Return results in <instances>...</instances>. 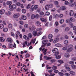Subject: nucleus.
Wrapping results in <instances>:
<instances>
[{"mask_svg":"<svg viewBox=\"0 0 76 76\" xmlns=\"http://www.w3.org/2000/svg\"><path fill=\"white\" fill-rule=\"evenodd\" d=\"M52 51L53 53H55L54 55V56H56L59 54V52H58V48H55L53 49Z\"/></svg>","mask_w":76,"mask_h":76,"instance_id":"f257e3e1","label":"nucleus"},{"mask_svg":"<svg viewBox=\"0 0 76 76\" xmlns=\"http://www.w3.org/2000/svg\"><path fill=\"white\" fill-rule=\"evenodd\" d=\"M38 8V6L37 5H33L30 8L31 10H37Z\"/></svg>","mask_w":76,"mask_h":76,"instance_id":"f03ea898","label":"nucleus"},{"mask_svg":"<svg viewBox=\"0 0 76 76\" xmlns=\"http://www.w3.org/2000/svg\"><path fill=\"white\" fill-rule=\"evenodd\" d=\"M20 16V14L18 13H17L15 14L13 16V17L14 18H18Z\"/></svg>","mask_w":76,"mask_h":76,"instance_id":"7ed1b4c3","label":"nucleus"},{"mask_svg":"<svg viewBox=\"0 0 76 76\" xmlns=\"http://www.w3.org/2000/svg\"><path fill=\"white\" fill-rule=\"evenodd\" d=\"M40 20L42 22H46L47 21V20L46 19H45L43 18H40Z\"/></svg>","mask_w":76,"mask_h":76,"instance_id":"20e7f679","label":"nucleus"},{"mask_svg":"<svg viewBox=\"0 0 76 76\" xmlns=\"http://www.w3.org/2000/svg\"><path fill=\"white\" fill-rule=\"evenodd\" d=\"M19 19L20 20H22V19L26 20V17L25 15H23L21 18H20Z\"/></svg>","mask_w":76,"mask_h":76,"instance_id":"39448f33","label":"nucleus"},{"mask_svg":"<svg viewBox=\"0 0 76 76\" xmlns=\"http://www.w3.org/2000/svg\"><path fill=\"white\" fill-rule=\"evenodd\" d=\"M69 20L70 22H75V19L74 18L71 17L69 18Z\"/></svg>","mask_w":76,"mask_h":76,"instance_id":"423d86ee","label":"nucleus"},{"mask_svg":"<svg viewBox=\"0 0 76 76\" xmlns=\"http://www.w3.org/2000/svg\"><path fill=\"white\" fill-rule=\"evenodd\" d=\"M74 15V12H73V11L72 10H70V12H69V15L71 16H73V15Z\"/></svg>","mask_w":76,"mask_h":76,"instance_id":"0eeeda50","label":"nucleus"},{"mask_svg":"<svg viewBox=\"0 0 76 76\" xmlns=\"http://www.w3.org/2000/svg\"><path fill=\"white\" fill-rule=\"evenodd\" d=\"M59 39V38H56L53 41V43L54 44H56V43H57L58 41V40Z\"/></svg>","mask_w":76,"mask_h":76,"instance_id":"6e6552de","label":"nucleus"},{"mask_svg":"<svg viewBox=\"0 0 76 76\" xmlns=\"http://www.w3.org/2000/svg\"><path fill=\"white\" fill-rule=\"evenodd\" d=\"M37 33H38L37 31H33V35L35 37V36L37 35Z\"/></svg>","mask_w":76,"mask_h":76,"instance_id":"1a4fd4ad","label":"nucleus"},{"mask_svg":"<svg viewBox=\"0 0 76 76\" xmlns=\"http://www.w3.org/2000/svg\"><path fill=\"white\" fill-rule=\"evenodd\" d=\"M48 42V40H44L42 41V44H46L47 45V43Z\"/></svg>","mask_w":76,"mask_h":76,"instance_id":"9d476101","label":"nucleus"},{"mask_svg":"<svg viewBox=\"0 0 76 76\" xmlns=\"http://www.w3.org/2000/svg\"><path fill=\"white\" fill-rule=\"evenodd\" d=\"M7 41L9 42H13V40L12 39L10 38H8L7 39Z\"/></svg>","mask_w":76,"mask_h":76,"instance_id":"9b49d317","label":"nucleus"},{"mask_svg":"<svg viewBox=\"0 0 76 76\" xmlns=\"http://www.w3.org/2000/svg\"><path fill=\"white\" fill-rule=\"evenodd\" d=\"M72 50H73V48H70L67 49L66 51L68 53H69V52H70L72 51Z\"/></svg>","mask_w":76,"mask_h":76,"instance_id":"f8f14e48","label":"nucleus"},{"mask_svg":"<svg viewBox=\"0 0 76 76\" xmlns=\"http://www.w3.org/2000/svg\"><path fill=\"white\" fill-rule=\"evenodd\" d=\"M5 12V10H0V15H3Z\"/></svg>","mask_w":76,"mask_h":76,"instance_id":"ddd939ff","label":"nucleus"},{"mask_svg":"<svg viewBox=\"0 0 76 76\" xmlns=\"http://www.w3.org/2000/svg\"><path fill=\"white\" fill-rule=\"evenodd\" d=\"M64 20L63 19H61L59 20V23L61 24H63V23H64Z\"/></svg>","mask_w":76,"mask_h":76,"instance_id":"4468645a","label":"nucleus"},{"mask_svg":"<svg viewBox=\"0 0 76 76\" xmlns=\"http://www.w3.org/2000/svg\"><path fill=\"white\" fill-rule=\"evenodd\" d=\"M64 30L65 32H68L70 30V28L69 27H66L65 28Z\"/></svg>","mask_w":76,"mask_h":76,"instance_id":"2eb2a0df","label":"nucleus"},{"mask_svg":"<svg viewBox=\"0 0 76 76\" xmlns=\"http://www.w3.org/2000/svg\"><path fill=\"white\" fill-rule=\"evenodd\" d=\"M44 58H45L46 60H50L52 58L51 57H47V56H44Z\"/></svg>","mask_w":76,"mask_h":76,"instance_id":"dca6fc26","label":"nucleus"},{"mask_svg":"<svg viewBox=\"0 0 76 76\" xmlns=\"http://www.w3.org/2000/svg\"><path fill=\"white\" fill-rule=\"evenodd\" d=\"M55 4H56V7H60V5H58V1H55Z\"/></svg>","mask_w":76,"mask_h":76,"instance_id":"f3484780","label":"nucleus"},{"mask_svg":"<svg viewBox=\"0 0 76 76\" xmlns=\"http://www.w3.org/2000/svg\"><path fill=\"white\" fill-rule=\"evenodd\" d=\"M5 40L3 37H0V41L3 42Z\"/></svg>","mask_w":76,"mask_h":76,"instance_id":"a211bd4d","label":"nucleus"},{"mask_svg":"<svg viewBox=\"0 0 76 76\" xmlns=\"http://www.w3.org/2000/svg\"><path fill=\"white\" fill-rule=\"evenodd\" d=\"M56 47H61V45L60 43H57L55 45Z\"/></svg>","mask_w":76,"mask_h":76,"instance_id":"6ab92c4d","label":"nucleus"},{"mask_svg":"<svg viewBox=\"0 0 76 76\" xmlns=\"http://www.w3.org/2000/svg\"><path fill=\"white\" fill-rule=\"evenodd\" d=\"M12 2L11 1H8L7 2V5H9V6H10L11 5V4H12Z\"/></svg>","mask_w":76,"mask_h":76,"instance_id":"aec40b11","label":"nucleus"},{"mask_svg":"<svg viewBox=\"0 0 76 76\" xmlns=\"http://www.w3.org/2000/svg\"><path fill=\"white\" fill-rule=\"evenodd\" d=\"M52 69L53 70H56L57 69V67L56 66H53L52 67Z\"/></svg>","mask_w":76,"mask_h":76,"instance_id":"412c9836","label":"nucleus"},{"mask_svg":"<svg viewBox=\"0 0 76 76\" xmlns=\"http://www.w3.org/2000/svg\"><path fill=\"white\" fill-rule=\"evenodd\" d=\"M25 44L26 45H27V44H28V42L26 41L25 42H24L23 43V47H26V45H25Z\"/></svg>","mask_w":76,"mask_h":76,"instance_id":"4be33fe9","label":"nucleus"},{"mask_svg":"<svg viewBox=\"0 0 76 76\" xmlns=\"http://www.w3.org/2000/svg\"><path fill=\"white\" fill-rule=\"evenodd\" d=\"M58 62L60 64H63V63H64V62H63V61L62 60H59L58 61Z\"/></svg>","mask_w":76,"mask_h":76,"instance_id":"5701e85b","label":"nucleus"},{"mask_svg":"<svg viewBox=\"0 0 76 76\" xmlns=\"http://www.w3.org/2000/svg\"><path fill=\"white\" fill-rule=\"evenodd\" d=\"M69 6L70 7H73L74 6V4L72 2L70 3L69 4Z\"/></svg>","mask_w":76,"mask_h":76,"instance_id":"b1692460","label":"nucleus"},{"mask_svg":"<svg viewBox=\"0 0 76 76\" xmlns=\"http://www.w3.org/2000/svg\"><path fill=\"white\" fill-rule=\"evenodd\" d=\"M42 34V32L41 31H39L37 34V36L38 37V36H39L40 35H41Z\"/></svg>","mask_w":76,"mask_h":76,"instance_id":"393cba45","label":"nucleus"},{"mask_svg":"<svg viewBox=\"0 0 76 76\" xmlns=\"http://www.w3.org/2000/svg\"><path fill=\"white\" fill-rule=\"evenodd\" d=\"M30 7H31V4H29L26 6L27 9H29L30 8Z\"/></svg>","mask_w":76,"mask_h":76,"instance_id":"a878e982","label":"nucleus"},{"mask_svg":"<svg viewBox=\"0 0 76 76\" xmlns=\"http://www.w3.org/2000/svg\"><path fill=\"white\" fill-rule=\"evenodd\" d=\"M69 73L71 75H75V73L72 71H70Z\"/></svg>","mask_w":76,"mask_h":76,"instance_id":"bb28decb","label":"nucleus"},{"mask_svg":"<svg viewBox=\"0 0 76 76\" xmlns=\"http://www.w3.org/2000/svg\"><path fill=\"white\" fill-rule=\"evenodd\" d=\"M12 27H13V26H12V24H10L9 25L8 27L9 28H10V29H12Z\"/></svg>","mask_w":76,"mask_h":76,"instance_id":"cd10ccee","label":"nucleus"},{"mask_svg":"<svg viewBox=\"0 0 76 76\" xmlns=\"http://www.w3.org/2000/svg\"><path fill=\"white\" fill-rule=\"evenodd\" d=\"M64 56L65 57L67 58L69 57L70 56V55H69V54L68 53H66L65 54Z\"/></svg>","mask_w":76,"mask_h":76,"instance_id":"c85d7f7f","label":"nucleus"},{"mask_svg":"<svg viewBox=\"0 0 76 76\" xmlns=\"http://www.w3.org/2000/svg\"><path fill=\"white\" fill-rule=\"evenodd\" d=\"M28 37H29L30 38H31L32 37V34L31 33H29L28 34Z\"/></svg>","mask_w":76,"mask_h":76,"instance_id":"c756f323","label":"nucleus"},{"mask_svg":"<svg viewBox=\"0 0 76 76\" xmlns=\"http://www.w3.org/2000/svg\"><path fill=\"white\" fill-rule=\"evenodd\" d=\"M66 7H62L60 8V10H66Z\"/></svg>","mask_w":76,"mask_h":76,"instance_id":"7c9ffc66","label":"nucleus"},{"mask_svg":"<svg viewBox=\"0 0 76 76\" xmlns=\"http://www.w3.org/2000/svg\"><path fill=\"white\" fill-rule=\"evenodd\" d=\"M4 28V25L3 24H0V29H2Z\"/></svg>","mask_w":76,"mask_h":76,"instance_id":"2f4dec72","label":"nucleus"},{"mask_svg":"<svg viewBox=\"0 0 76 76\" xmlns=\"http://www.w3.org/2000/svg\"><path fill=\"white\" fill-rule=\"evenodd\" d=\"M72 67L73 69H76V66L75 65H72L71 66Z\"/></svg>","mask_w":76,"mask_h":76,"instance_id":"473e14b6","label":"nucleus"},{"mask_svg":"<svg viewBox=\"0 0 76 76\" xmlns=\"http://www.w3.org/2000/svg\"><path fill=\"white\" fill-rule=\"evenodd\" d=\"M3 30L4 32H7V31H8V28H4L3 29Z\"/></svg>","mask_w":76,"mask_h":76,"instance_id":"72a5a7b5","label":"nucleus"},{"mask_svg":"<svg viewBox=\"0 0 76 76\" xmlns=\"http://www.w3.org/2000/svg\"><path fill=\"white\" fill-rule=\"evenodd\" d=\"M35 18V16L34 15V14H33L31 15V19H34Z\"/></svg>","mask_w":76,"mask_h":76,"instance_id":"f704fd0d","label":"nucleus"},{"mask_svg":"<svg viewBox=\"0 0 76 76\" xmlns=\"http://www.w3.org/2000/svg\"><path fill=\"white\" fill-rule=\"evenodd\" d=\"M36 41V39H32L31 40V42H32V43H33V44H35V41Z\"/></svg>","mask_w":76,"mask_h":76,"instance_id":"c9c22d12","label":"nucleus"},{"mask_svg":"<svg viewBox=\"0 0 76 76\" xmlns=\"http://www.w3.org/2000/svg\"><path fill=\"white\" fill-rule=\"evenodd\" d=\"M48 38L49 39L53 38V35L52 34H50L48 35Z\"/></svg>","mask_w":76,"mask_h":76,"instance_id":"e433bc0d","label":"nucleus"},{"mask_svg":"<svg viewBox=\"0 0 76 76\" xmlns=\"http://www.w3.org/2000/svg\"><path fill=\"white\" fill-rule=\"evenodd\" d=\"M36 24L37 26H39V25H41V23L39 21H37L36 22Z\"/></svg>","mask_w":76,"mask_h":76,"instance_id":"4c0bfd02","label":"nucleus"},{"mask_svg":"<svg viewBox=\"0 0 76 76\" xmlns=\"http://www.w3.org/2000/svg\"><path fill=\"white\" fill-rule=\"evenodd\" d=\"M67 49V48L66 46H64L63 47V48H62V50H66Z\"/></svg>","mask_w":76,"mask_h":76,"instance_id":"58836bf2","label":"nucleus"},{"mask_svg":"<svg viewBox=\"0 0 76 76\" xmlns=\"http://www.w3.org/2000/svg\"><path fill=\"white\" fill-rule=\"evenodd\" d=\"M61 55H58L57 56H56V58H57V59H60V58H61Z\"/></svg>","mask_w":76,"mask_h":76,"instance_id":"ea45409f","label":"nucleus"},{"mask_svg":"<svg viewBox=\"0 0 76 76\" xmlns=\"http://www.w3.org/2000/svg\"><path fill=\"white\" fill-rule=\"evenodd\" d=\"M58 74L60 76H64V74H63V73L61 72H59L58 73Z\"/></svg>","mask_w":76,"mask_h":76,"instance_id":"a19ab883","label":"nucleus"},{"mask_svg":"<svg viewBox=\"0 0 76 76\" xmlns=\"http://www.w3.org/2000/svg\"><path fill=\"white\" fill-rule=\"evenodd\" d=\"M61 71L62 73H66V72H67L66 70H65V69H61Z\"/></svg>","mask_w":76,"mask_h":76,"instance_id":"79ce46f5","label":"nucleus"},{"mask_svg":"<svg viewBox=\"0 0 76 76\" xmlns=\"http://www.w3.org/2000/svg\"><path fill=\"white\" fill-rule=\"evenodd\" d=\"M47 49H45L43 51V53H44V55H46L47 54Z\"/></svg>","mask_w":76,"mask_h":76,"instance_id":"37998d69","label":"nucleus"},{"mask_svg":"<svg viewBox=\"0 0 76 76\" xmlns=\"http://www.w3.org/2000/svg\"><path fill=\"white\" fill-rule=\"evenodd\" d=\"M12 9H16V6L15 5H12Z\"/></svg>","mask_w":76,"mask_h":76,"instance_id":"c03bdc74","label":"nucleus"},{"mask_svg":"<svg viewBox=\"0 0 76 76\" xmlns=\"http://www.w3.org/2000/svg\"><path fill=\"white\" fill-rule=\"evenodd\" d=\"M65 69H67L68 71H70L71 70V69L69 67H66L65 68Z\"/></svg>","mask_w":76,"mask_h":76,"instance_id":"a18cd8bd","label":"nucleus"},{"mask_svg":"<svg viewBox=\"0 0 76 76\" xmlns=\"http://www.w3.org/2000/svg\"><path fill=\"white\" fill-rule=\"evenodd\" d=\"M74 63V61H71L69 62V64H73Z\"/></svg>","mask_w":76,"mask_h":76,"instance_id":"49530a36","label":"nucleus"},{"mask_svg":"<svg viewBox=\"0 0 76 76\" xmlns=\"http://www.w3.org/2000/svg\"><path fill=\"white\" fill-rule=\"evenodd\" d=\"M46 15L47 16H49L50 15V13L48 12H46Z\"/></svg>","mask_w":76,"mask_h":76,"instance_id":"de8ad7c7","label":"nucleus"},{"mask_svg":"<svg viewBox=\"0 0 76 76\" xmlns=\"http://www.w3.org/2000/svg\"><path fill=\"white\" fill-rule=\"evenodd\" d=\"M42 29V28H39L37 29V31H41Z\"/></svg>","mask_w":76,"mask_h":76,"instance_id":"09e8293b","label":"nucleus"},{"mask_svg":"<svg viewBox=\"0 0 76 76\" xmlns=\"http://www.w3.org/2000/svg\"><path fill=\"white\" fill-rule=\"evenodd\" d=\"M24 27L25 28H28V25L27 24H25L24 25Z\"/></svg>","mask_w":76,"mask_h":76,"instance_id":"8fccbe9b","label":"nucleus"},{"mask_svg":"<svg viewBox=\"0 0 76 76\" xmlns=\"http://www.w3.org/2000/svg\"><path fill=\"white\" fill-rule=\"evenodd\" d=\"M30 55L28 53H27L26 54L25 58H27V57H30Z\"/></svg>","mask_w":76,"mask_h":76,"instance_id":"3c124183","label":"nucleus"},{"mask_svg":"<svg viewBox=\"0 0 76 76\" xmlns=\"http://www.w3.org/2000/svg\"><path fill=\"white\" fill-rule=\"evenodd\" d=\"M52 19H53L52 15H50L49 17V20L50 21H51V20H52Z\"/></svg>","mask_w":76,"mask_h":76,"instance_id":"603ef678","label":"nucleus"},{"mask_svg":"<svg viewBox=\"0 0 76 76\" xmlns=\"http://www.w3.org/2000/svg\"><path fill=\"white\" fill-rule=\"evenodd\" d=\"M72 61H76V58L75 57L72 58Z\"/></svg>","mask_w":76,"mask_h":76,"instance_id":"864d4df0","label":"nucleus"},{"mask_svg":"<svg viewBox=\"0 0 76 76\" xmlns=\"http://www.w3.org/2000/svg\"><path fill=\"white\" fill-rule=\"evenodd\" d=\"M12 11H13L12 10H10V11H8V13L9 15H12Z\"/></svg>","mask_w":76,"mask_h":76,"instance_id":"5fc2aeb1","label":"nucleus"},{"mask_svg":"<svg viewBox=\"0 0 76 76\" xmlns=\"http://www.w3.org/2000/svg\"><path fill=\"white\" fill-rule=\"evenodd\" d=\"M45 9L46 10H48L49 9V8L48 7V5H46L45 7Z\"/></svg>","mask_w":76,"mask_h":76,"instance_id":"6e6d98bb","label":"nucleus"},{"mask_svg":"<svg viewBox=\"0 0 76 76\" xmlns=\"http://www.w3.org/2000/svg\"><path fill=\"white\" fill-rule=\"evenodd\" d=\"M58 70H55L54 71V73H58Z\"/></svg>","mask_w":76,"mask_h":76,"instance_id":"4d7b16f0","label":"nucleus"},{"mask_svg":"<svg viewBox=\"0 0 76 76\" xmlns=\"http://www.w3.org/2000/svg\"><path fill=\"white\" fill-rule=\"evenodd\" d=\"M68 43V41H67V40H65L64 42V44H67Z\"/></svg>","mask_w":76,"mask_h":76,"instance_id":"13d9d810","label":"nucleus"},{"mask_svg":"<svg viewBox=\"0 0 76 76\" xmlns=\"http://www.w3.org/2000/svg\"><path fill=\"white\" fill-rule=\"evenodd\" d=\"M8 47H10V48H11L12 47H13V44H9L8 45Z\"/></svg>","mask_w":76,"mask_h":76,"instance_id":"bf43d9fd","label":"nucleus"},{"mask_svg":"<svg viewBox=\"0 0 76 76\" xmlns=\"http://www.w3.org/2000/svg\"><path fill=\"white\" fill-rule=\"evenodd\" d=\"M66 23H69V22H70V19H67L66 20Z\"/></svg>","mask_w":76,"mask_h":76,"instance_id":"052dcab7","label":"nucleus"},{"mask_svg":"<svg viewBox=\"0 0 76 76\" xmlns=\"http://www.w3.org/2000/svg\"><path fill=\"white\" fill-rule=\"evenodd\" d=\"M53 6V5L52 4H50L49 5V7L50 8H51Z\"/></svg>","mask_w":76,"mask_h":76,"instance_id":"680f3d73","label":"nucleus"},{"mask_svg":"<svg viewBox=\"0 0 76 76\" xmlns=\"http://www.w3.org/2000/svg\"><path fill=\"white\" fill-rule=\"evenodd\" d=\"M56 61V60L55 59H52L50 61L51 63H54Z\"/></svg>","mask_w":76,"mask_h":76,"instance_id":"e2e57ef3","label":"nucleus"},{"mask_svg":"<svg viewBox=\"0 0 76 76\" xmlns=\"http://www.w3.org/2000/svg\"><path fill=\"white\" fill-rule=\"evenodd\" d=\"M63 15L62 14H60L59 15V18H63Z\"/></svg>","mask_w":76,"mask_h":76,"instance_id":"0e129e2a","label":"nucleus"},{"mask_svg":"<svg viewBox=\"0 0 76 76\" xmlns=\"http://www.w3.org/2000/svg\"><path fill=\"white\" fill-rule=\"evenodd\" d=\"M55 18L56 19H58V15L56 14L55 16Z\"/></svg>","mask_w":76,"mask_h":76,"instance_id":"69168bd1","label":"nucleus"},{"mask_svg":"<svg viewBox=\"0 0 76 76\" xmlns=\"http://www.w3.org/2000/svg\"><path fill=\"white\" fill-rule=\"evenodd\" d=\"M22 12L23 13H25L26 12V10H22Z\"/></svg>","mask_w":76,"mask_h":76,"instance_id":"338daca9","label":"nucleus"},{"mask_svg":"<svg viewBox=\"0 0 76 76\" xmlns=\"http://www.w3.org/2000/svg\"><path fill=\"white\" fill-rule=\"evenodd\" d=\"M69 4V2L67 1H65V5H67Z\"/></svg>","mask_w":76,"mask_h":76,"instance_id":"774afa93","label":"nucleus"}]
</instances>
